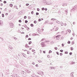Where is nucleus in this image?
I'll list each match as a JSON object with an SVG mask.
<instances>
[{"label": "nucleus", "instance_id": "1", "mask_svg": "<svg viewBox=\"0 0 77 77\" xmlns=\"http://www.w3.org/2000/svg\"><path fill=\"white\" fill-rule=\"evenodd\" d=\"M21 74L23 77H26L27 76V73L23 71H22L21 72Z\"/></svg>", "mask_w": 77, "mask_h": 77}, {"label": "nucleus", "instance_id": "2", "mask_svg": "<svg viewBox=\"0 0 77 77\" xmlns=\"http://www.w3.org/2000/svg\"><path fill=\"white\" fill-rule=\"evenodd\" d=\"M77 9V6L75 5V6L72 8V9L70 11L71 12L72 11H75V9Z\"/></svg>", "mask_w": 77, "mask_h": 77}, {"label": "nucleus", "instance_id": "3", "mask_svg": "<svg viewBox=\"0 0 77 77\" xmlns=\"http://www.w3.org/2000/svg\"><path fill=\"white\" fill-rule=\"evenodd\" d=\"M37 73L38 74H39V75H44V74H43V72H42L41 71L38 72H37Z\"/></svg>", "mask_w": 77, "mask_h": 77}, {"label": "nucleus", "instance_id": "4", "mask_svg": "<svg viewBox=\"0 0 77 77\" xmlns=\"http://www.w3.org/2000/svg\"><path fill=\"white\" fill-rule=\"evenodd\" d=\"M24 12L23 11H22L18 13V15H21L24 14Z\"/></svg>", "mask_w": 77, "mask_h": 77}, {"label": "nucleus", "instance_id": "5", "mask_svg": "<svg viewBox=\"0 0 77 77\" xmlns=\"http://www.w3.org/2000/svg\"><path fill=\"white\" fill-rule=\"evenodd\" d=\"M10 27L11 28H13L14 27V24L12 23H10Z\"/></svg>", "mask_w": 77, "mask_h": 77}, {"label": "nucleus", "instance_id": "6", "mask_svg": "<svg viewBox=\"0 0 77 77\" xmlns=\"http://www.w3.org/2000/svg\"><path fill=\"white\" fill-rule=\"evenodd\" d=\"M41 45H42V47H44L45 45V44H44V42H42L41 43Z\"/></svg>", "mask_w": 77, "mask_h": 77}, {"label": "nucleus", "instance_id": "7", "mask_svg": "<svg viewBox=\"0 0 77 77\" xmlns=\"http://www.w3.org/2000/svg\"><path fill=\"white\" fill-rule=\"evenodd\" d=\"M5 72H6V74H8L9 73V69L6 70H5Z\"/></svg>", "mask_w": 77, "mask_h": 77}, {"label": "nucleus", "instance_id": "8", "mask_svg": "<svg viewBox=\"0 0 77 77\" xmlns=\"http://www.w3.org/2000/svg\"><path fill=\"white\" fill-rule=\"evenodd\" d=\"M47 1L44 0V1H43V3H44L45 5H46V3H47Z\"/></svg>", "mask_w": 77, "mask_h": 77}, {"label": "nucleus", "instance_id": "9", "mask_svg": "<svg viewBox=\"0 0 77 77\" xmlns=\"http://www.w3.org/2000/svg\"><path fill=\"white\" fill-rule=\"evenodd\" d=\"M26 71L27 73H30V71L28 70H26Z\"/></svg>", "mask_w": 77, "mask_h": 77}, {"label": "nucleus", "instance_id": "10", "mask_svg": "<svg viewBox=\"0 0 77 77\" xmlns=\"http://www.w3.org/2000/svg\"><path fill=\"white\" fill-rule=\"evenodd\" d=\"M50 69H55V68L54 67H50Z\"/></svg>", "mask_w": 77, "mask_h": 77}, {"label": "nucleus", "instance_id": "11", "mask_svg": "<svg viewBox=\"0 0 77 77\" xmlns=\"http://www.w3.org/2000/svg\"><path fill=\"white\" fill-rule=\"evenodd\" d=\"M25 47H26V48H27V47H29V46L27 44H26Z\"/></svg>", "mask_w": 77, "mask_h": 77}, {"label": "nucleus", "instance_id": "12", "mask_svg": "<svg viewBox=\"0 0 77 77\" xmlns=\"http://www.w3.org/2000/svg\"><path fill=\"white\" fill-rule=\"evenodd\" d=\"M66 32H69V33H70V32H71V30L69 29H68L66 31Z\"/></svg>", "mask_w": 77, "mask_h": 77}, {"label": "nucleus", "instance_id": "13", "mask_svg": "<svg viewBox=\"0 0 77 77\" xmlns=\"http://www.w3.org/2000/svg\"><path fill=\"white\" fill-rule=\"evenodd\" d=\"M3 24V21L1 20H0V25H2Z\"/></svg>", "mask_w": 77, "mask_h": 77}, {"label": "nucleus", "instance_id": "14", "mask_svg": "<svg viewBox=\"0 0 77 77\" xmlns=\"http://www.w3.org/2000/svg\"><path fill=\"white\" fill-rule=\"evenodd\" d=\"M67 4L65 3H64L63 5V6H67Z\"/></svg>", "mask_w": 77, "mask_h": 77}, {"label": "nucleus", "instance_id": "15", "mask_svg": "<svg viewBox=\"0 0 77 77\" xmlns=\"http://www.w3.org/2000/svg\"><path fill=\"white\" fill-rule=\"evenodd\" d=\"M9 48L10 49H11V50H12V49H13V48L12 47V46L11 45L9 46Z\"/></svg>", "mask_w": 77, "mask_h": 77}, {"label": "nucleus", "instance_id": "16", "mask_svg": "<svg viewBox=\"0 0 77 77\" xmlns=\"http://www.w3.org/2000/svg\"><path fill=\"white\" fill-rule=\"evenodd\" d=\"M23 56H24V57H26V55L25 54H23Z\"/></svg>", "mask_w": 77, "mask_h": 77}, {"label": "nucleus", "instance_id": "17", "mask_svg": "<svg viewBox=\"0 0 77 77\" xmlns=\"http://www.w3.org/2000/svg\"><path fill=\"white\" fill-rule=\"evenodd\" d=\"M9 5L10 7H11V8L13 6V5L12 4H10Z\"/></svg>", "mask_w": 77, "mask_h": 77}, {"label": "nucleus", "instance_id": "18", "mask_svg": "<svg viewBox=\"0 0 77 77\" xmlns=\"http://www.w3.org/2000/svg\"><path fill=\"white\" fill-rule=\"evenodd\" d=\"M56 22L58 24H60V22L57 21H56Z\"/></svg>", "mask_w": 77, "mask_h": 77}, {"label": "nucleus", "instance_id": "19", "mask_svg": "<svg viewBox=\"0 0 77 77\" xmlns=\"http://www.w3.org/2000/svg\"><path fill=\"white\" fill-rule=\"evenodd\" d=\"M70 50L72 51L74 50V48H73V47H71L70 48Z\"/></svg>", "mask_w": 77, "mask_h": 77}, {"label": "nucleus", "instance_id": "20", "mask_svg": "<svg viewBox=\"0 0 77 77\" xmlns=\"http://www.w3.org/2000/svg\"><path fill=\"white\" fill-rule=\"evenodd\" d=\"M49 3H50V2H47L46 3V5H49Z\"/></svg>", "mask_w": 77, "mask_h": 77}, {"label": "nucleus", "instance_id": "21", "mask_svg": "<svg viewBox=\"0 0 77 77\" xmlns=\"http://www.w3.org/2000/svg\"><path fill=\"white\" fill-rule=\"evenodd\" d=\"M32 41H30L29 42L28 44L29 45H30V44H32Z\"/></svg>", "mask_w": 77, "mask_h": 77}, {"label": "nucleus", "instance_id": "22", "mask_svg": "<svg viewBox=\"0 0 77 77\" xmlns=\"http://www.w3.org/2000/svg\"><path fill=\"white\" fill-rule=\"evenodd\" d=\"M56 8H57V6H55L54 7H52V9H55Z\"/></svg>", "mask_w": 77, "mask_h": 77}, {"label": "nucleus", "instance_id": "23", "mask_svg": "<svg viewBox=\"0 0 77 77\" xmlns=\"http://www.w3.org/2000/svg\"><path fill=\"white\" fill-rule=\"evenodd\" d=\"M61 26H63V22L61 23Z\"/></svg>", "mask_w": 77, "mask_h": 77}, {"label": "nucleus", "instance_id": "24", "mask_svg": "<svg viewBox=\"0 0 77 77\" xmlns=\"http://www.w3.org/2000/svg\"><path fill=\"white\" fill-rule=\"evenodd\" d=\"M57 20L56 19H55L52 18L51 19V20H53V21H54V20Z\"/></svg>", "mask_w": 77, "mask_h": 77}, {"label": "nucleus", "instance_id": "25", "mask_svg": "<svg viewBox=\"0 0 77 77\" xmlns=\"http://www.w3.org/2000/svg\"><path fill=\"white\" fill-rule=\"evenodd\" d=\"M30 53L29 51H27V54H30Z\"/></svg>", "mask_w": 77, "mask_h": 77}, {"label": "nucleus", "instance_id": "26", "mask_svg": "<svg viewBox=\"0 0 77 77\" xmlns=\"http://www.w3.org/2000/svg\"><path fill=\"white\" fill-rule=\"evenodd\" d=\"M52 4V2H49V5H51Z\"/></svg>", "mask_w": 77, "mask_h": 77}, {"label": "nucleus", "instance_id": "27", "mask_svg": "<svg viewBox=\"0 0 77 77\" xmlns=\"http://www.w3.org/2000/svg\"><path fill=\"white\" fill-rule=\"evenodd\" d=\"M30 26H31V27H33L34 26L33 24L31 23L30 24Z\"/></svg>", "mask_w": 77, "mask_h": 77}, {"label": "nucleus", "instance_id": "28", "mask_svg": "<svg viewBox=\"0 0 77 77\" xmlns=\"http://www.w3.org/2000/svg\"><path fill=\"white\" fill-rule=\"evenodd\" d=\"M52 53V51L51 50H50L49 52V54H50V53Z\"/></svg>", "mask_w": 77, "mask_h": 77}, {"label": "nucleus", "instance_id": "29", "mask_svg": "<svg viewBox=\"0 0 77 77\" xmlns=\"http://www.w3.org/2000/svg\"><path fill=\"white\" fill-rule=\"evenodd\" d=\"M32 57L31 56H29L28 57V59H30V58Z\"/></svg>", "mask_w": 77, "mask_h": 77}, {"label": "nucleus", "instance_id": "30", "mask_svg": "<svg viewBox=\"0 0 77 77\" xmlns=\"http://www.w3.org/2000/svg\"><path fill=\"white\" fill-rule=\"evenodd\" d=\"M26 30H29L30 29V28H29V27H26Z\"/></svg>", "mask_w": 77, "mask_h": 77}, {"label": "nucleus", "instance_id": "31", "mask_svg": "<svg viewBox=\"0 0 77 77\" xmlns=\"http://www.w3.org/2000/svg\"><path fill=\"white\" fill-rule=\"evenodd\" d=\"M5 61H6L7 62H8L9 61H8V59H5Z\"/></svg>", "mask_w": 77, "mask_h": 77}, {"label": "nucleus", "instance_id": "32", "mask_svg": "<svg viewBox=\"0 0 77 77\" xmlns=\"http://www.w3.org/2000/svg\"><path fill=\"white\" fill-rule=\"evenodd\" d=\"M69 54L70 56H71V55H72V52H70L69 53Z\"/></svg>", "mask_w": 77, "mask_h": 77}, {"label": "nucleus", "instance_id": "33", "mask_svg": "<svg viewBox=\"0 0 77 77\" xmlns=\"http://www.w3.org/2000/svg\"><path fill=\"white\" fill-rule=\"evenodd\" d=\"M37 23V22L36 21V20H35L34 21V23H35V24H36Z\"/></svg>", "mask_w": 77, "mask_h": 77}, {"label": "nucleus", "instance_id": "34", "mask_svg": "<svg viewBox=\"0 0 77 77\" xmlns=\"http://www.w3.org/2000/svg\"><path fill=\"white\" fill-rule=\"evenodd\" d=\"M71 64H75V62L72 61V62Z\"/></svg>", "mask_w": 77, "mask_h": 77}, {"label": "nucleus", "instance_id": "35", "mask_svg": "<svg viewBox=\"0 0 77 77\" xmlns=\"http://www.w3.org/2000/svg\"><path fill=\"white\" fill-rule=\"evenodd\" d=\"M25 23H28V21L26 20H25Z\"/></svg>", "mask_w": 77, "mask_h": 77}, {"label": "nucleus", "instance_id": "36", "mask_svg": "<svg viewBox=\"0 0 77 77\" xmlns=\"http://www.w3.org/2000/svg\"><path fill=\"white\" fill-rule=\"evenodd\" d=\"M36 34L34 33L32 34V36H36Z\"/></svg>", "mask_w": 77, "mask_h": 77}, {"label": "nucleus", "instance_id": "37", "mask_svg": "<svg viewBox=\"0 0 77 77\" xmlns=\"http://www.w3.org/2000/svg\"><path fill=\"white\" fill-rule=\"evenodd\" d=\"M42 11H44V10H45V8H42Z\"/></svg>", "mask_w": 77, "mask_h": 77}, {"label": "nucleus", "instance_id": "38", "mask_svg": "<svg viewBox=\"0 0 77 77\" xmlns=\"http://www.w3.org/2000/svg\"><path fill=\"white\" fill-rule=\"evenodd\" d=\"M71 43V42H70V41H68V42H67V44H70Z\"/></svg>", "mask_w": 77, "mask_h": 77}, {"label": "nucleus", "instance_id": "39", "mask_svg": "<svg viewBox=\"0 0 77 77\" xmlns=\"http://www.w3.org/2000/svg\"><path fill=\"white\" fill-rule=\"evenodd\" d=\"M70 77H74V76L73 75H70Z\"/></svg>", "mask_w": 77, "mask_h": 77}, {"label": "nucleus", "instance_id": "40", "mask_svg": "<svg viewBox=\"0 0 77 77\" xmlns=\"http://www.w3.org/2000/svg\"><path fill=\"white\" fill-rule=\"evenodd\" d=\"M54 48L56 50H57V47H55Z\"/></svg>", "mask_w": 77, "mask_h": 77}, {"label": "nucleus", "instance_id": "41", "mask_svg": "<svg viewBox=\"0 0 77 77\" xmlns=\"http://www.w3.org/2000/svg\"><path fill=\"white\" fill-rule=\"evenodd\" d=\"M6 3H7V2H6V1H4V4H6Z\"/></svg>", "mask_w": 77, "mask_h": 77}, {"label": "nucleus", "instance_id": "42", "mask_svg": "<svg viewBox=\"0 0 77 77\" xmlns=\"http://www.w3.org/2000/svg\"><path fill=\"white\" fill-rule=\"evenodd\" d=\"M68 51H65V54H68Z\"/></svg>", "mask_w": 77, "mask_h": 77}, {"label": "nucleus", "instance_id": "43", "mask_svg": "<svg viewBox=\"0 0 77 77\" xmlns=\"http://www.w3.org/2000/svg\"><path fill=\"white\" fill-rule=\"evenodd\" d=\"M2 17H5L4 14H2Z\"/></svg>", "mask_w": 77, "mask_h": 77}, {"label": "nucleus", "instance_id": "44", "mask_svg": "<svg viewBox=\"0 0 77 77\" xmlns=\"http://www.w3.org/2000/svg\"><path fill=\"white\" fill-rule=\"evenodd\" d=\"M15 8H16V9H18V7H17V6H16V5H15Z\"/></svg>", "mask_w": 77, "mask_h": 77}, {"label": "nucleus", "instance_id": "45", "mask_svg": "<svg viewBox=\"0 0 77 77\" xmlns=\"http://www.w3.org/2000/svg\"><path fill=\"white\" fill-rule=\"evenodd\" d=\"M34 13V12H33V11H31V14H33Z\"/></svg>", "mask_w": 77, "mask_h": 77}, {"label": "nucleus", "instance_id": "46", "mask_svg": "<svg viewBox=\"0 0 77 77\" xmlns=\"http://www.w3.org/2000/svg\"><path fill=\"white\" fill-rule=\"evenodd\" d=\"M60 52H62H62H63V50H60Z\"/></svg>", "mask_w": 77, "mask_h": 77}, {"label": "nucleus", "instance_id": "47", "mask_svg": "<svg viewBox=\"0 0 77 77\" xmlns=\"http://www.w3.org/2000/svg\"><path fill=\"white\" fill-rule=\"evenodd\" d=\"M26 18H27V16H25L24 17V19H26Z\"/></svg>", "mask_w": 77, "mask_h": 77}, {"label": "nucleus", "instance_id": "48", "mask_svg": "<svg viewBox=\"0 0 77 77\" xmlns=\"http://www.w3.org/2000/svg\"><path fill=\"white\" fill-rule=\"evenodd\" d=\"M36 15H39V13L38 12H36Z\"/></svg>", "mask_w": 77, "mask_h": 77}, {"label": "nucleus", "instance_id": "49", "mask_svg": "<svg viewBox=\"0 0 77 77\" xmlns=\"http://www.w3.org/2000/svg\"><path fill=\"white\" fill-rule=\"evenodd\" d=\"M51 44H54V42L53 41L51 42Z\"/></svg>", "mask_w": 77, "mask_h": 77}, {"label": "nucleus", "instance_id": "50", "mask_svg": "<svg viewBox=\"0 0 77 77\" xmlns=\"http://www.w3.org/2000/svg\"><path fill=\"white\" fill-rule=\"evenodd\" d=\"M60 56H62L63 55V54L62 53H60Z\"/></svg>", "mask_w": 77, "mask_h": 77}, {"label": "nucleus", "instance_id": "51", "mask_svg": "<svg viewBox=\"0 0 77 77\" xmlns=\"http://www.w3.org/2000/svg\"><path fill=\"white\" fill-rule=\"evenodd\" d=\"M37 11H40V10L39 9V8H37Z\"/></svg>", "mask_w": 77, "mask_h": 77}, {"label": "nucleus", "instance_id": "52", "mask_svg": "<svg viewBox=\"0 0 77 77\" xmlns=\"http://www.w3.org/2000/svg\"><path fill=\"white\" fill-rule=\"evenodd\" d=\"M60 39V38L59 37H58L57 38H56V40H59V39Z\"/></svg>", "mask_w": 77, "mask_h": 77}, {"label": "nucleus", "instance_id": "53", "mask_svg": "<svg viewBox=\"0 0 77 77\" xmlns=\"http://www.w3.org/2000/svg\"><path fill=\"white\" fill-rule=\"evenodd\" d=\"M56 53H57V55H59V52H56Z\"/></svg>", "mask_w": 77, "mask_h": 77}, {"label": "nucleus", "instance_id": "54", "mask_svg": "<svg viewBox=\"0 0 77 77\" xmlns=\"http://www.w3.org/2000/svg\"><path fill=\"white\" fill-rule=\"evenodd\" d=\"M49 24H53V22L49 23Z\"/></svg>", "mask_w": 77, "mask_h": 77}, {"label": "nucleus", "instance_id": "55", "mask_svg": "<svg viewBox=\"0 0 77 77\" xmlns=\"http://www.w3.org/2000/svg\"><path fill=\"white\" fill-rule=\"evenodd\" d=\"M19 23H21V20H19Z\"/></svg>", "mask_w": 77, "mask_h": 77}, {"label": "nucleus", "instance_id": "56", "mask_svg": "<svg viewBox=\"0 0 77 77\" xmlns=\"http://www.w3.org/2000/svg\"><path fill=\"white\" fill-rule=\"evenodd\" d=\"M28 19H30L31 18V17L30 16H29L28 17Z\"/></svg>", "mask_w": 77, "mask_h": 77}, {"label": "nucleus", "instance_id": "57", "mask_svg": "<svg viewBox=\"0 0 77 77\" xmlns=\"http://www.w3.org/2000/svg\"><path fill=\"white\" fill-rule=\"evenodd\" d=\"M29 4H26V6H29Z\"/></svg>", "mask_w": 77, "mask_h": 77}, {"label": "nucleus", "instance_id": "58", "mask_svg": "<svg viewBox=\"0 0 77 77\" xmlns=\"http://www.w3.org/2000/svg\"><path fill=\"white\" fill-rule=\"evenodd\" d=\"M41 21V19H39L38 20V21Z\"/></svg>", "mask_w": 77, "mask_h": 77}, {"label": "nucleus", "instance_id": "59", "mask_svg": "<svg viewBox=\"0 0 77 77\" xmlns=\"http://www.w3.org/2000/svg\"><path fill=\"white\" fill-rule=\"evenodd\" d=\"M62 45L63 47H64V44H63L62 43Z\"/></svg>", "mask_w": 77, "mask_h": 77}, {"label": "nucleus", "instance_id": "60", "mask_svg": "<svg viewBox=\"0 0 77 77\" xmlns=\"http://www.w3.org/2000/svg\"><path fill=\"white\" fill-rule=\"evenodd\" d=\"M45 39V38H42L41 40V41H44Z\"/></svg>", "mask_w": 77, "mask_h": 77}, {"label": "nucleus", "instance_id": "61", "mask_svg": "<svg viewBox=\"0 0 77 77\" xmlns=\"http://www.w3.org/2000/svg\"><path fill=\"white\" fill-rule=\"evenodd\" d=\"M73 74H74V72H72V73L70 74V75H73Z\"/></svg>", "mask_w": 77, "mask_h": 77}, {"label": "nucleus", "instance_id": "62", "mask_svg": "<svg viewBox=\"0 0 77 77\" xmlns=\"http://www.w3.org/2000/svg\"><path fill=\"white\" fill-rule=\"evenodd\" d=\"M28 37H29V35H26V38H28Z\"/></svg>", "mask_w": 77, "mask_h": 77}, {"label": "nucleus", "instance_id": "63", "mask_svg": "<svg viewBox=\"0 0 77 77\" xmlns=\"http://www.w3.org/2000/svg\"><path fill=\"white\" fill-rule=\"evenodd\" d=\"M32 39L30 38H29L28 39V40H31Z\"/></svg>", "mask_w": 77, "mask_h": 77}, {"label": "nucleus", "instance_id": "64", "mask_svg": "<svg viewBox=\"0 0 77 77\" xmlns=\"http://www.w3.org/2000/svg\"><path fill=\"white\" fill-rule=\"evenodd\" d=\"M35 66H36V67H38V64H36Z\"/></svg>", "mask_w": 77, "mask_h": 77}]
</instances>
